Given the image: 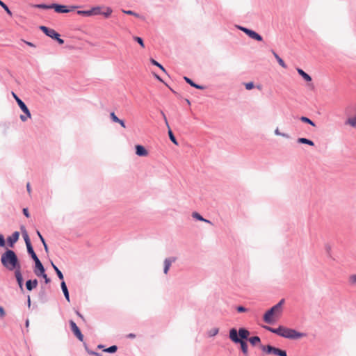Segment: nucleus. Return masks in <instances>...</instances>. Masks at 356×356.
I'll list each match as a JSON object with an SVG mask.
<instances>
[{"instance_id":"bb28decb","label":"nucleus","mask_w":356,"mask_h":356,"mask_svg":"<svg viewBox=\"0 0 356 356\" xmlns=\"http://www.w3.org/2000/svg\"><path fill=\"white\" fill-rule=\"evenodd\" d=\"M51 266H52L53 268L54 269L55 272L56 273L58 277L60 280H61L62 281H63L64 277H63V274L62 273V272L58 269V268L53 262H51Z\"/></svg>"},{"instance_id":"f8f14e48","label":"nucleus","mask_w":356,"mask_h":356,"mask_svg":"<svg viewBox=\"0 0 356 356\" xmlns=\"http://www.w3.org/2000/svg\"><path fill=\"white\" fill-rule=\"evenodd\" d=\"M177 258L175 257H170L165 258L163 261V273L168 274L169 269L172 263L175 262Z\"/></svg>"},{"instance_id":"0e129e2a","label":"nucleus","mask_w":356,"mask_h":356,"mask_svg":"<svg viewBox=\"0 0 356 356\" xmlns=\"http://www.w3.org/2000/svg\"><path fill=\"white\" fill-rule=\"evenodd\" d=\"M104 346L103 345H102V344H99V345L97 346V348H99V349H102V348H104Z\"/></svg>"},{"instance_id":"13d9d810","label":"nucleus","mask_w":356,"mask_h":356,"mask_svg":"<svg viewBox=\"0 0 356 356\" xmlns=\"http://www.w3.org/2000/svg\"><path fill=\"white\" fill-rule=\"evenodd\" d=\"M127 337H128V338H131V339H134V338H135V337H136V335H135V334L130 333V334H129L127 335Z\"/></svg>"},{"instance_id":"864d4df0","label":"nucleus","mask_w":356,"mask_h":356,"mask_svg":"<svg viewBox=\"0 0 356 356\" xmlns=\"http://www.w3.org/2000/svg\"><path fill=\"white\" fill-rule=\"evenodd\" d=\"M6 313L2 307H0V316L3 317L5 316Z\"/></svg>"},{"instance_id":"0eeeda50","label":"nucleus","mask_w":356,"mask_h":356,"mask_svg":"<svg viewBox=\"0 0 356 356\" xmlns=\"http://www.w3.org/2000/svg\"><path fill=\"white\" fill-rule=\"evenodd\" d=\"M77 14L79 15L90 17L92 15H97L101 14L100 7H93L88 10H78Z\"/></svg>"},{"instance_id":"774afa93","label":"nucleus","mask_w":356,"mask_h":356,"mask_svg":"<svg viewBox=\"0 0 356 356\" xmlns=\"http://www.w3.org/2000/svg\"><path fill=\"white\" fill-rule=\"evenodd\" d=\"M29 325V320H26V326L28 327Z\"/></svg>"},{"instance_id":"a211bd4d","label":"nucleus","mask_w":356,"mask_h":356,"mask_svg":"<svg viewBox=\"0 0 356 356\" xmlns=\"http://www.w3.org/2000/svg\"><path fill=\"white\" fill-rule=\"evenodd\" d=\"M238 337L239 339H241V340H245L248 339V337L250 335V332L246 330L245 328H240L238 331H237Z\"/></svg>"},{"instance_id":"a19ab883","label":"nucleus","mask_w":356,"mask_h":356,"mask_svg":"<svg viewBox=\"0 0 356 356\" xmlns=\"http://www.w3.org/2000/svg\"><path fill=\"white\" fill-rule=\"evenodd\" d=\"M110 117H111V119L114 122H120V118H118L117 117V115L115 114L114 112H111L110 113Z\"/></svg>"},{"instance_id":"473e14b6","label":"nucleus","mask_w":356,"mask_h":356,"mask_svg":"<svg viewBox=\"0 0 356 356\" xmlns=\"http://www.w3.org/2000/svg\"><path fill=\"white\" fill-rule=\"evenodd\" d=\"M150 62L152 65L159 67L163 72H166L165 68L161 65L159 63H158L156 60H155L153 58L150 59Z\"/></svg>"},{"instance_id":"412c9836","label":"nucleus","mask_w":356,"mask_h":356,"mask_svg":"<svg viewBox=\"0 0 356 356\" xmlns=\"http://www.w3.org/2000/svg\"><path fill=\"white\" fill-rule=\"evenodd\" d=\"M184 79L186 81V82L187 83H188L191 86H192L195 88L200 89V90H203L204 88V86L196 84L190 78H188L187 76H184Z\"/></svg>"},{"instance_id":"a878e982","label":"nucleus","mask_w":356,"mask_h":356,"mask_svg":"<svg viewBox=\"0 0 356 356\" xmlns=\"http://www.w3.org/2000/svg\"><path fill=\"white\" fill-rule=\"evenodd\" d=\"M273 54L274 55L275 58H276L278 63L284 68H286V65L285 64L284 61L282 58H281L279 55L275 53L274 51H273Z\"/></svg>"},{"instance_id":"bf43d9fd","label":"nucleus","mask_w":356,"mask_h":356,"mask_svg":"<svg viewBox=\"0 0 356 356\" xmlns=\"http://www.w3.org/2000/svg\"><path fill=\"white\" fill-rule=\"evenodd\" d=\"M42 245H43V246H44V250H45V252H48V246H47V245L46 242H44V243H42Z\"/></svg>"},{"instance_id":"2eb2a0df","label":"nucleus","mask_w":356,"mask_h":356,"mask_svg":"<svg viewBox=\"0 0 356 356\" xmlns=\"http://www.w3.org/2000/svg\"><path fill=\"white\" fill-rule=\"evenodd\" d=\"M135 149L136 154L138 156H147L148 155L147 150L141 145H136Z\"/></svg>"},{"instance_id":"cd10ccee","label":"nucleus","mask_w":356,"mask_h":356,"mask_svg":"<svg viewBox=\"0 0 356 356\" xmlns=\"http://www.w3.org/2000/svg\"><path fill=\"white\" fill-rule=\"evenodd\" d=\"M300 120L302 122H305V123H307L313 127H315L316 126V124L312 120H310L309 118L307 117H305V116H302L300 117Z\"/></svg>"},{"instance_id":"423d86ee","label":"nucleus","mask_w":356,"mask_h":356,"mask_svg":"<svg viewBox=\"0 0 356 356\" xmlns=\"http://www.w3.org/2000/svg\"><path fill=\"white\" fill-rule=\"evenodd\" d=\"M237 27L239 30H241V31L245 33L250 38L254 39L257 41H259V42L263 40V38L261 37V35H260L259 33H257L254 31L249 29L246 27L241 26H238Z\"/></svg>"},{"instance_id":"c9c22d12","label":"nucleus","mask_w":356,"mask_h":356,"mask_svg":"<svg viewBox=\"0 0 356 356\" xmlns=\"http://www.w3.org/2000/svg\"><path fill=\"white\" fill-rule=\"evenodd\" d=\"M36 8H42V9H52V4L47 5V4H36L34 6Z\"/></svg>"},{"instance_id":"f704fd0d","label":"nucleus","mask_w":356,"mask_h":356,"mask_svg":"<svg viewBox=\"0 0 356 356\" xmlns=\"http://www.w3.org/2000/svg\"><path fill=\"white\" fill-rule=\"evenodd\" d=\"M218 332H219V329L217 328V327H215V328H213V329L210 330L208 332V335L210 337H214V336H216L218 333Z\"/></svg>"},{"instance_id":"69168bd1","label":"nucleus","mask_w":356,"mask_h":356,"mask_svg":"<svg viewBox=\"0 0 356 356\" xmlns=\"http://www.w3.org/2000/svg\"><path fill=\"white\" fill-rule=\"evenodd\" d=\"M26 44L29 45V46H31V47H33V44L31 43V42H27Z\"/></svg>"},{"instance_id":"49530a36","label":"nucleus","mask_w":356,"mask_h":356,"mask_svg":"<svg viewBox=\"0 0 356 356\" xmlns=\"http://www.w3.org/2000/svg\"><path fill=\"white\" fill-rule=\"evenodd\" d=\"M88 353L91 355L102 356L101 353L93 351V350H88Z\"/></svg>"},{"instance_id":"dca6fc26","label":"nucleus","mask_w":356,"mask_h":356,"mask_svg":"<svg viewBox=\"0 0 356 356\" xmlns=\"http://www.w3.org/2000/svg\"><path fill=\"white\" fill-rule=\"evenodd\" d=\"M264 327L266 330L270 331V332L276 334L280 337H282L284 329V327L282 326V325H280L277 328H273V327H268V326H264Z\"/></svg>"},{"instance_id":"b1692460","label":"nucleus","mask_w":356,"mask_h":356,"mask_svg":"<svg viewBox=\"0 0 356 356\" xmlns=\"http://www.w3.org/2000/svg\"><path fill=\"white\" fill-rule=\"evenodd\" d=\"M26 248L27 252L29 253V254H30L33 260L36 261V259H38V257L36 255L35 252H34L32 245H27Z\"/></svg>"},{"instance_id":"338daca9","label":"nucleus","mask_w":356,"mask_h":356,"mask_svg":"<svg viewBox=\"0 0 356 356\" xmlns=\"http://www.w3.org/2000/svg\"><path fill=\"white\" fill-rule=\"evenodd\" d=\"M134 16H135V17H140L139 14H138V13H134Z\"/></svg>"},{"instance_id":"5701e85b","label":"nucleus","mask_w":356,"mask_h":356,"mask_svg":"<svg viewBox=\"0 0 356 356\" xmlns=\"http://www.w3.org/2000/svg\"><path fill=\"white\" fill-rule=\"evenodd\" d=\"M22 236H23V238H24V240L25 241V243H26V245H31V241H30V238H29V234L26 232V230L24 229V227H22Z\"/></svg>"},{"instance_id":"aec40b11","label":"nucleus","mask_w":356,"mask_h":356,"mask_svg":"<svg viewBox=\"0 0 356 356\" xmlns=\"http://www.w3.org/2000/svg\"><path fill=\"white\" fill-rule=\"evenodd\" d=\"M60 286H61V289L63 291V293L64 294V296H65L66 300L70 302V299L69 291H68L67 287L66 286V284L64 281L61 282Z\"/></svg>"},{"instance_id":"72a5a7b5","label":"nucleus","mask_w":356,"mask_h":356,"mask_svg":"<svg viewBox=\"0 0 356 356\" xmlns=\"http://www.w3.org/2000/svg\"><path fill=\"white\" fill-rule=\"evenodd\" d=\"M0 6L4 9V10L9 15H12V12L9 9V8L7 6L6 3H4L2 1L0 0Z\"/></svg>"},{"instance_id":"ea45409f","label":"nucleus","mask_w":356,"mask_h":356,"mask_svg":"<svg viewBox=\"0 0 356 356\" xmlns=\"http://www.w3.org/2000/svg\"><path fill=\"white\" fill-rule=\"evenodd\" d=\"M275 134L277 135V136H281L284 137L286 138H289V136L287 134L281 133L278 128H277L275 130Z\"/></svg>"},{"instance_id":"58836bf2","label":"nucleus","mask_w":356,"mask_h":356,"mask_svg":"<svg viewBox=\"0 0 356 356\" xmlns=\"http://www.w3.org/2000/svg\"><path fill=\"white\" fill-rule=\"evenodd\" d=\"M134 40L137 42L142 47H145L143 40L140 37L134 36Z\"/></svg>"},{"instance_id":"39448f33","label":"nucleus","mask_w":356,"mask_h":356,"mask_svg":"<svg viewBox=\"0 0 356 356\" xmlns=\"http://www.w3.org/2000/svg\"><path fill=\"white\" fill-rule=\"evenodd\" d=\"M305 336V333L299 332L296 330L284 327L282 337L289 339H298Z\"/></svg>"},{"instance_id":"393cba45","label":"nucleus","mask_w":356,"mask_h":356,"mask_svg":"<svg viewBox=\"0 0 356 356\" xmlns=\"http://www.w3.org/2000/svg\"><path fill=\"white\" fill-rule=\"evenodd\" d=\"M297 142L298 143H301V144H307L310 146L314 145V143L312 140L305 138H298Z\"/></svg>"},{"instance_id":"2f4dec72","label":"nucleus","mask_w":356,"mask_h":356,"mask_svg":"<svg viewBox=\"0 0 356 356\" xmlns=\"http://www.w3.org/2000/svg\"><path fill=\"white\" fill-rule=\"evenodd\" d=\"M168 135H169V138H170V140H171L174 144H175V145H178V143H177V139H176L175 136H174V134H173V133H172V130L170 129V127H169V128H168Z\"/></svg>"},{"instance_id":"c03bdc74","label":"nucleus","mask_w":356,"mask_h":356,"mask_svg":"<svg viewBox=\"0 0 356 356\" xmlns=\"http://www.w3.org/2000/svg\"><path fill=\"white\" fill-rule=\"evenodd\" d=\"M254 87L253 82H249L245 83V88L247 90H251Z\"/></svg>"},{"instance_id":"9d476101","label":"nucleus","mask_w":356,"mask_h":356,"mask_svg":"<svg viewBox=\"0 0 356 356\" xmlns=\"http://www.w3.org/2000/svg\"><path fill=\"white\" fill-rule=\"evenodd\" d=\"M70 325L72 331L73 332L74 334L77 337V339L83 341V335L82 334L80 329L78 327L76 324L73 321H70Z\"/></svg>"},{"instance_id":"c756f323","label":"nucleus","mask_w":356,"mask_h":356,"mask_svg":"<svg viewBox=\"0 0 356 356\" xmlns=\"http://www.w3.org/2000/svg\"><path fill=\"white\" fill-rule=\"evenodd\" d=\"M248 340L252 346H255L256 344L261 341L260 338L257 336L252 337L249 338Z\"/></svg>"},{"instance_id":"052dcab7","label":"nucleus","mask_w":356,"mask_h":356,"mask_svg":"<svg viewBox=\"0 0 356 356\" xmlns=\"http://www.w3.org/2000/svg\"><path fill=\"white\" fill-rule=\"evenodd\" d=\"M26 189H27L28 193H31V186H30V184L29 183H28L26 184Z\"/></svg>"},{"instance_id":"7ed1b4c3","label":"nucleus","mask_w":356,"mask_h":356,"mask_svg":"<svg viewBox=\"0 0 356 356\" xmlns=\"http://www.w3.org/2000/svg\"><path fill=\"white\" fill-rule=\"evenodd\" d=\"M229 338L235 343H239L241 345V350L244 355L248 354V344L245 341L239 339L236 329L232 328L229 330Z\"/></svg>"},{"instance_id":"3c124183","label":"nucleus","mask_w":356,"mask_h":356,"mask_svg":"<svg viewBox=\"0 0 356 356\" xmlns=\"http://www.w3.org/2000/svg\"><path fill=\"white\" fill-rule=\"evenodd\" d=\"M37 234H38L40 240L41 241L42 243H44L45 240H44V237L42 236V234H40V232L38 230L37 231Z\"/></svg>"},{"instance_id":"c85d7f7f","label":"nucleus","mask_w":356,"mask_h":356,"mask_svg":"<svg viewBox=\"0 0 356 356\" xmlns=\"http://www.w3.org/2000/svg\"><path fill=\"white\" fill-rule=\"evenodd\" d=\"M346 124L350 125L353 127H356V115L353 118H349Z\"/></svg>"},{"instance_id":"ddd939ff","label":"nucleus","mask_w":356,"mask_h":356,"mask_svg":"<svg viewBox=\"0 0 356 356\" xmlns=\"http://www.w3.org/2000/svg\"><path fill=\"white\" fill-rule=\"evenodd\" d=\"M40 29L46 35L49 36L51 38L60 36V35L55 30L49 29L47 26H41Z\"/></svg>"},{"instance_id":"680f3d73","label":"nucleus","mask_w":356,"mask_h":356,"mask_svg":"<svg viewBox=\"0 0 356 356\" xmlns=\"http://www.w3.org/2000/svg\"><path fill=\"white\" fill-rule=\"evenodd\" d=\"M27 304H28V307H30V306H31V299H30V296H28Z\"/></svg>"},{"instance_id":"4d7b16f0","label":"nucleus","mask_w":356,"mask_h":356,"mask_svg":"<svg viewBox=\"0 0 356 356\" xmlns=\"http://www.w3.org/2000/svg\"><path fill=\"white\" fill-rule=\"evenodd\" d=\"M118 123H119L123 128L126 127L125 123L122 120L120 119V122H118Z\"/></svg>"},{"instance_id":"20e7f679","label":"nucleus","mask_w":356,"mask_h":356,"mask_svg":"<svg viewBox=\"0 0 356 356\" xmlns=\"http://www.w3.org/2000/svg\"><path fill=\"white\" fill-rule=\"evenodd\" d=\"M261 349L262 351L268 353V354H273L277 356H287L286 351L284 350L280 349L278 348H275L270 345L267 346H261Z\"/></svg>"},{"instance_id":"7c9ffc66","label":"nucleus","mask_w":356,"mask_h":356,"mask_svg":"<svg viewBox=\"0 0 356 356\" xmlns=\"http://www.w3.org/2000/svg\"><path fill=\"white\" fill-rule=\"evenodd\" d=\"M117 350H118V346L115 345H113L107 348L103 349V350L104 352L108 353H114L117 351Z\"/></svg>"},{"instance_id":"e2e57ef3","label":"nucleus","mask_w":356,"mask_h":356,"mask_svg":"<svg viewBox=\"0 0 356 356\" xmlns=\"http://www.w3.org/2000/svg\"><path fill=\"white\" fill-rule=\"evenodd\" d=\"M202 222H205L206 223L212 225V222L210 220L205 219V218H204V220H203Z\"/></svg>"},{"instance_id":"603ef678","label":"nucleus","mask_w":356,"mask_h":356,"mask_svg":"<svg viewBox=\"0 0 356 356\" xmlns=\"http://www.w3.org/2000/svg\"><path fill=\"white\" fill-rule=\"evenodd\" d=\"M23 213L24 214V216L27 218L29 217V210L27 208H24L23 209Z\"/></svg>"},{"instance_id":"9b49d317","label":"nucleus","mask_w":356,"mask_h":356,"mask_svg":"<svg viewBox=\"0 0 356 356\" xmlns=\"http://www.w3.org/2000/svg\"><path fill=\"white\" fill-rule=\"evenodd\" d=\"M19 232L16 231L14 232L11 236L7 238V243L10 248H13L15 243L19 240Z\"/></svg>"},{"instance_id":"de8ad7c7","label":"nucleus","mask_w":356,"mask_h":356,"mask_svg":"<svg viewBox=\"0 0 356 356\" xmlns=\"http://www.w3.org/2000/svg\"><path fill=\"white\" fill-rule=\"evenodd\" d=\"M161 113L162 115V117L163 118V120L165 121V123L167 127L169 128V124H168V120H167V118H166L165 113L162 111H161Z\"/></svg>"},{"instance_id":"6ab92c4d","label":"nucleus","mask_w":356,"mask_h":356,"mask_svg":"<svg viewBox=\"0 0 356 356\" xmlns=\"http://www.w3.org/2000/svg\"><path fill=\"white\" fill-rule=\"evenodd\" d=\"M38 284V282L36 279L29 280L26 282V288L28 291H32L33 289L37 287Z\"/></svg>"},{"instance_id":"8fccbe9b","label":"nucleus","mask_w":356,"mask_h":356,"mask_svg":"<svg viewBox=\"0 0 356 356\" xmlns=\"http://www.w3.org/2000/svg\"><path fill=\"white\" fill-rule=\"evenodd\" d=\"M52 39L56 40V41L60 44H63L64 43V40L60 38V36H57L56 38H53Z\"/></svg>"},{"instance_id":"1a4fd4ad","label":"nucleus","mask_w":356,"mask_h":356,"mask_svg":"<svg viewBox=\"0 0 356 356\" xmlns=\"http://www.w3.org/2000/svg\"><path fill=\"white\" fill-rule=\"evenodd\" d=\"M78 8L77 6H71L70 9H67L65 6L57 4V3H52V9H54L55 12L58 13H67L70 12L71 10H74L75 8Z\"/></svg>"},{"instance_id":"5fc2aeb1","label":"nucleus","mask_w":356,"mask_h":356,"mask_svg":"<svg viewBox=\"0 0 356 356\" xmlns=\"http://www.w3.org/2000/svg\"><path fill=\"white\" fill-rule=\"evenodd\" d=\"M27 118H29L26 115H20V119L22 122L26 121Z\"/></svg>"},{"instance_id":"f257e3e1","label":"nucleus","mask_w":356,"mask_h":356,"mask_svg":"<svg viewBox=\"0 0 356 356\" xmlns=\"http://www.w3.org/2000/svg\"><path fill=\"white\" fill-rule=\"evenodd\" d=\"M1 262L2 266L10 271L21 269V265L16 253L10 249H6L1 254Z\"/></svg>"},{"instance_id":"4468645a","label":"nucleus","mask_w":356,"mask_h":356,"mask_svg":"<svg viewBox=\"0 0 356 356\" xmlns=\"http://www.w3.org/2000/svg\"><path fill=\"white\" fill-rule=\"evenodd\" d=\"M34 262L35 268L34 273L37 276L40 277L41 274H44L45 269L39 259H36V261H34Z\"/></svg>"},{"instance_id":"09e8293b","label":"nucleus","mask_w":356,"mask_h":356,"mask_svg":"<svg viewBox=\"0 0 356 356\" xmlns=\"http://www.w3.org/2000/svg\"><path fill=\"white\" fill-rule=\"evenodd\" d=\"M236 310L238 312H246L247 309L243 306H238L236 307Z\"/></svg>"},{"instance_id":"79ce46f5","label":"nucleus","mask_w":356,"mask_h":356,"mask_svg":"<svg viewBox=\"0 0 356 356\" xmlns=\"http://www.w3.org/2000/svg\"><path fill=\"white\" fill-rule=\"evenodd\" d=\"M349 281L350 284L356 286V274L350 275L349 277Z\"/></svg>"},{"instance_id":"e433bc0d","label":"nucleus","mask_w":356,"mask_h":356,"mask_svg":"<svg viewBox=\"0 0 356 356\" xmlns=\"http://www.w3.org/2000/svg\"><path fill=\"white\" fill-rule=\"evenodd\" d=\"M192 216H193V218H194L195 219H196L197 220H200V221L204 220V218L197 212H193L192 213Z\"/></svg>"},{"instance_id":"37998d69","label":"nucleus","mask_w":356,"mask_h":356,"mask_svg":"<svg viewBox=\"0 0 356 356\" xmlns=\"http://www.w3.org/2000/svg\"><path fill=\"white\" fill-rule=\"evenodd\" d=\"M6 245L5 238L3 234H0V248L4 247Z\"/></svg>"},{"instance_id":"a18cd8bd","label":"nucleus","mask_w":356,"mask_h":356,"mask_svg":"<svg viewBox=\"0 0 356 356\" xmlns=\"http://www.w3.org/2000/svg\"><path fill=\"white\" fill-rule=\"evenodd\" d=\"M44 279L46 284H48L50 282V279L47 277V274H45V272H44V274H41V275Z\"/></svg>"},{"instance_id":"f3484780","label":"nucleus","mask_w":356,"mask_h":356,"mask_svg":"<svg viewBox=\"0 0 356 356\" xmlns=\"http://www.w3.org/2000/svg\"><path fill=\"white\" fill-rule=\"evenodd\" d=\"M15 276L16 277V280L17 282L19 287L20 288V289L22 291H23V289H24V287H23V277H22V273H21V269L17 270L15 271Z\"/></svg>"},{"instance_id":"6e6552de","label":"nucleus","mask_w":356,"mask_h":356,"mask_svg":"<svg viewBox=\"0 0 356 356\" xmlns=\"http://www.w3.org/2000/svg\"><path fill=\"white\" fill-rule=\"evenodd\" d=\"M13 94V97L15 98V99L16 100L18 106H19V108H21V110L25 113V115H26L29 118H31V113L28 108V107L26 106V105L25 104V103L18 97V96L15 94L13 92H12Z\"/></svg>"},{"instance_id":"4c0bfd02","label":"nucleus","mask_w":356,"mask_h":356,"mask_svg":"<svg viewBox=\"0 0 356 356\" xmlns=\"http://www.w3.org/2000/svg\"><path fill=\"white\" fill-rule=\"evenodd\" d=\"M113 10L111 8L108 7L106 10V11L104 12H101V14L100 15H103L105 17H108L111 13H112Z\"/></svg>"},{"instance_id":"f03ea898","label":"nucleus","mask_w":356,"mask_h":356,"mask_svg":"<svg viewBox=\"0 0 356 356\" xmlns=\"http://www.w3.org/2000/svg\"><path fill=\"white\" fill-rule=\"evenodd\" d=\"M284 302V299H282L278 303L268 310L264 315V321L267 323H272L273 322V316H279L281 314Z\"/></svg>"},{"instance_id":"4be33fe9","label":"nucleus","mask_w":356,"mask_h":356,"mask_svg":"<svg viewBox=\"0 0 356 356\" xmlns=\"http://www.w3.org/2000/svg\"><path fill=\"white\" fill-rule=\"evenodd\" d=\"M298 73L307 82L312 81V77L300 68H297Z\"/></svg>"},{"instance_id":"6e6d98bb","label":"nucleus","mask_w":356,"mask_h":356,"mask_svg":"<svg viewBox=\"0 0 356 356\" xmlns=\"http://www.w3.org/2000/svg\"><path fill=\"white\" fill-rule=\"evenodd\" d=\"M123 13L127 14V15H134V13L135 12L132 11V10H122Z\"/></svg>"}]
</instances>
